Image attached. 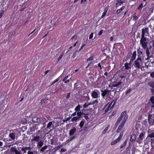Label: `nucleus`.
<instances>
[{
    "label": "nucleus",
    "instance_id": "1",
    "mask_svg": "<svg viewBox=\"0 0 154 154\" xmlns=\"http://www.w3.org/2000/svg\"><path fill=\"white\" fill-rule=\"evenodd\" d=\"M137 55V59L134 62V66L135 67L139 69L142 65L143 62L144 57L143 56V52L140 51H138Z\"/></svg>",
    "mask_w": 154,
    "mask_h": 154
},
{
    "label": "nucleus",
    "instance_id": "2",
    "mask_svg": "<svg viewBox=\"0 0 154 154\" xmlns=\"http://www.w3.org/2000/svg\"><path fill=\"white\" fill-rule=\"evenodd\" d=\"M141 37L140 40V44L141 45L142 48L144 49H145L147 47H148L147 46L148 43L147 41V38L145 37Z\"/></svg>",
    "mask_w": 154,
    "mask_h": 154
},
{
    "label": "nucleus",
    "instance_id": "3",
    "mask_svg": "<svg viewBox=\"0 0 154 154\" xmlns=\"http://www.w3.org/2000/svg\"><path fill=\"white\" fill-rule=\"evenodd\" d=\"M19 133V131L17 130H14L11 131L9 135V137L12 140H15L16 137H18V134Z\"/></svg>",
    "mask_w": 154,
    "mask_h": 154
},
{
    "label": "nucleus",
    "instance_id": "4",
    "mask_svg": "<svg viewBox=\"0 0 154 154\" xmlns=\"http://www.w3.org/2000/svg\"><path fill=\"white\" fill-rule=\"evenodd\" d=\"M149 29L148 27H146L144 29L143 28L142 29L141 37H145L149 35Z\"/></svg>",
    "mask_w": 154,
    "mask_h": 154
},
{
    "label": "nucleus",
    "instance_id": "5",
    "mask_svg": "<svg viewBox=\"0 0 154 154\" xmlns=\"http://www.w3.org/2000/svg\"><path fill=\"white\" fill-rule=\"evenodd\" d=\"M145 134V132H143L140 133L139 135V138L136 140L137 142L139 143H140L144 137Z\"/></svg>",
    "mask_w": 154,
    "mask_h": 154
},
{
    "label": "nucleus",
    "instance_id": "6",
    "mask_svg": "<svg viewBox=\"0 0 154 154\" xmlns=\"http://www.w3.org/2000/svg\"><path fill=\"white\" fill-rule=\"evenodd\" d=\"M126 111H124L123 112H122L121 114L119 117L116 123V124L118 125L120 122L121 120H122L123 117L126 113Z\"/></svg>",
    "mask_w": 154,
    "mask_h": 154
},
{
    "label": "nucleus",
    "instance_id": "7",
    "mask_svg": "<svg viewBox=\"0 0 154 154\" xmlns=\"http://www.w3.org/2000/svg\"><path fill=\"white\" fill-rule=\"evenodd\" d=\"M11 152H14L15 154H23L21 151L17 150V149L14 147H12L10 149Z\"/></svg>",
    "mask_w": 154,
    "mask_h": 154
},
{
    "label": "nucleus",
    "instance_id": "8",
    "mask_svg": "<svg viewBox=\"0 0 154 154\" xmlns=\"http://www.w3.org/2000/svg\"><path fill=\"white\" fill-rule=\"evenodd\" d=\"M98 93H99V91L97 90L93 91L91 93V96L93 98L97 99L98 97Z\"/></svg>",
    "mask_w": 154,
    "mask_h": 154
},
{
    "label": "nucleus",
    "instance_id": "9",
    "mask_svg": "<svg viewBox=\"0 0 154 154\" xmlns=\"http://www.w3.org/2000/svg\"><path fill=\"white\" fill-rule=\"evenodd\" d=\"M110 91V90H108L107 89L104 90H102L101 91V92H102L101 95L103 97H104L106 95H109Z\"/></svg>",
    "mask_w": 154,
    "mask_h": 154
},
{
    "label": "nucleus",
    "instance_id": "10",
    "mask_svg": "<svg viewBox=\"0 0 154 154\" xmlns=\"http://www.w3.org/2000/svg\"><path fill=\"white\" fill-rule=\"evenodd\" d=\"M32 120L33 123H40V117L34 116L32 118Z\"/></svg>",
    "mask_w": 154,
    "mask_h": 154
},
{
    "label": "nucleus",
    "instance_id": "11",
    "mask_svg": "<svg viewBox=\"0 0 154 154\" xmlns=\"http://www.w3.org/2000/svg\"><path fill=\"white\" fill-rule=\"evenodd\" d=\"M144 49L146 51V57H147V59L146 60H148L151 57V56H150L149 50V48H148V47H147L146 48Z\"/></svg>",
    "mask_w": 154,
    "mask_h": 154
},
{
    "label": "nucleus",
    "instance_id": "12",
    "mask_svg": "<svg viewBox=\"0 0 154 154\" xmlns=\"http://www.w3.org/2000/svg\"><path fill=\"white\" fill-rule=\"evenodd\" d=\"M136 56V51H134L133 54L132 56L131 57L130 59V62H131L134 61L135 59Z\"/></svg>",
    "mask_w": 154,
    "mask_h": 154
},
{
    "label": "nucleus",
    "instance_id": "13",
    "mask_svg": "<svg viewBox=\"0 0 154 154\" xmlns=\"http://www.w3.org/2000/svg\"><path fill=\"white\" fill-rule=\"evenodd\" d=\"M136 138V135L134 134H132L130 135V141L132 143H134Z\"/></svg>",
    "mask_w": 154,
    "mask_h": 154
},
{
    "label": "nucleus",
    "instance_id": "14",
    "mask_svg": "<svg viewBox=\"0 0 154 154\" xmlns=\"http://www.w3.org/2000/svg\"><path fill=\"white\" fill-rule=\"evenodd\" d=\"M122 83V82L121 81L119 82L118 83H117L116 82H113L112 84V86L113 87H118L119 85H120Z\"/></svg>",
    "mask_w": 154,
    "mask_h": 154
},
{
    "label": "nucleus",
    "instance_id": "15",
    "mask_svg": "<svg viewBox=\"0 0 154 154\" xmlns=\"http://www.w3.org/2000/svg\"><path fill=\"white\" fill-rule=\"evenodd\" d=\"M147 3L146 2H143L141 3L139 6L137 7V9L138 10H140L141 8H143V7L146 6Z\"/></svg>",
    "mask_w": 154,
    "mask_h": 154
},
{
    "label": "nucleus",
    "instance_id": "16",
    "mask_svg": "<svg viewBox=\"0 0 154 154\" xmlns=\"http://www.w3.org/2000/svg\"><path fill=\"white\" fill-rule=\"evenodd\" d=\"M40 123L45 124V122H47V120L44 117H40Z\"/></svg>",
    "mask_w": 154,
    "mask_h": 154
},
{
    "label": "nucleus",
    "instance_id": "17",
    "mask_svg": "<svg viewBox=\"0 0 154 154\" xmlns=\"http://www.w3.org/2000/svg\"><path fill=\"white\" fill-rule=\"evenodd\" d=\"M148 135L147 137H150V138H154V132H148Z\"/></svg>",
    "mask_w": 154,
    "mask_h": 154
},
{
    "label": "nucleus",
    "instance_id": "18",
    "mask_svg": "<svg viewBox=\"0 0 154 154\" xmlns=\"http://www.w3.org/2000/svg\"><path fill=\"white\" fill-rule=\"evenodd\" d=\"M148 123L150 126H152L154 125V122L153 120L151 119V117L149 118L148 116Z\"/></svg>",
    "mask_w": 154,
    "mask_h": 154
},
{
    "label": "nucleus",
    "instance_id": "19",
    "mask_svg": "<svg viewBox=\"0 0 154 154\" xmlns=\"http://www.w3.org/2000/svg\"><path fill=\"white\" fill-rule=\"evenodd\" d=\"M44 144L43 141L42 140H40L38 143L37 146L38 148L42 147Z\"/></svg>",
    "mask_w": 154,
    "mask_h": 154
},
{
    "label": "nucleus",
    "instance_id": "20",
    "mask_svg": "<svg viewBox=\"0 0 154 154\" xmlns=\"http://www.w3.org/2000/svg\"><path fill=\"white\" fill-rule=\"evenodd\" d=\"M124 66L125 67V69L126 70H128L131 68V65L130 63H125Z\"/></svg>",
    "mask_w": 154,
    "mask_h": 154
},
{
    "label": "nucleus",
    "instance_id": "21",
    "mask_svg": "<svg viewBox=\"0 0 154 154\" xmlns=\"http://www.w3.org/2000/svg\"><path fill=\"white\" fill-rule=\"evenodd\" d=\"M40 139V137L39 136H36L34 137L32 140L35 142H38L39 141Z\"/></svg>",
    "mask_w": 154,
    "mask_h": 154
},
{
    "label": "nucleus",
    "instance_id": "22",
    "mask_svg": "<svg viewBox=\"0 0 154 154\" xmlns=\"http://www.w3.org/2000/svg\"><path fill=\"white\" fill-rule=\"evenodd\" d=\"M76 129L75 128H73V129H72L69 132V135L70 136H72L74 133L76 131Z\"/></svg>",
    "mask_w": 154,
    "mask_h": 154
},
{
    "label": "nucleus",
    "instance_id": "23",
    "mask_svg": "<svg viewBox=\"0 0 154 154\" xmlns=\"http://www.w3.org/2000/svg\"><path fill=\"white\" fill-rule=\"evenodd\" d=\"M34 33V34L32 35V36L33 37H35L38 34V32L36 30V29H35L29 35L31 34H32Z\"/></svg>",
    "mask_w": 154,
    "mask_h": 154
},
{
    "label": "nucleus",
    "instance_id": "24",
    "mask_svg": "<svg viewBox=\"0 0 154 154\" xmlns=\"http://www.w3.org/2000/svg\"><path fill=\"white\" fill-rule=\"evenodd\" d=\"M150 100L151 102L153 103V105L151 106V107L152 108L153 111L154 112V99L153 98V97H152L150 99Z\"/></svg>",
    "mask_w": 154,
    "mask_h": 154
},
{
    "label": "nucleus",
    "instance_id": "25",
    "mask_svg": "<svg viewBox=\"0 0 154 154\" xmlns=\"http://www.w3.org/2000/svg\"><path fill=\"white\" fill-rule=\"evenodd\" d=\"M68 77V75H67V76H66L63 79V81L65 83H67L69 82V80H66L67 79Z\"/></svg>",
    "mask_w": 154,
    "mask_h": 154
},
{
    "label": "nucleus",
    "instance_id": "26",
    "mask_svg": "<svg viewBox=\"0 0 154 154\" xmlns=\"http://www.w3.org/2000/svg\"><path fill=\"white\" fill-rule=\"evenodd\" d=\"M84 113L83 112H78L77 113V116L80 119L82 117V115H83Z\"/></svg>",
    "mask_w": 154,
    "mask_h": 154
},
{
    "label": "nucleus",
    "instance_id": "27",
    "mask_svg": "<svg viewBox=\"0 0 154 154\" xmlns=\"http://www.w3.org/2000/svg\"><path fill=\"white\" fill-rule=\"evenodd\" d=\"M148 85L152 88H154V81H152L149 82L148 83Z\"/></svg>",
    "mask_w": 154,
    "mask_h": 154
},
{
    "label": "nucleus",
    "instance_id": "28",
    "mask_svg": "<svg viewBox=\"0 0 154 154\" xmlns=\"http://www.w3.org/2000/svg\"><path fill=\"white\" fill-rule=\"evenodd\" d=\"M85 120H82L81 121L79 124V126L80 127V128H82L83 126L84 123H85Z\"/></svg>",
    "mask_w": 154,
    "mask_h": 154
},
{
    "label": "nucleus",
    "instance_id": "29",
    "mask_svg": "<svg viewBox=\"0 0 154 154\" xmlns=\"http://www.w3.org/2000/svg\"><path fill=\"white\" fill-rule=\"evenodd\" d=\"M21 122L22 123L24 124L26 123L27 120L26 118H23L21 119Z\"/></svg>",
    "mask_w": 154,
    "mask_h": 154
},
{
    "label": "nucleus",
    "instance_id": "30",
    "mask_svg": "<svg viewBox=\"0 0 154 154\" xmlns=\"http://www.w3.org/2000/svg\"><path fill=\"white\" fill-rule=\"evenodd\" d=\"M79 119L77 116L73 117L71 119V121L72 122H76L77 120H79Z\"/></svg>",
    "mask_w": 154,
    "mask_h": 154
},
{
    "label": "nucleus",
    "instance_id": "31",
    "mask_svg": "<svg viewBox=\"0 0 154 154\" xmlns=\"http://www.w3.org/2000/svg\"><path fill=\"white\" fill-rule=\"evenodd\" d=\"M26 150L27 149L26 147H22L21 148V150L23 152L22 153L23 154H24V153H26Z\"/></svg>",
    "mask_w": 154,
    "mask_h": 154
},
{
    "label": "nucleus",
    "instance_id": "32",
    "mask_svg": "<svg viewBox=\"0 0 154 154\" xmlns=\"http://www.w3.org/2000/svg\"><path fill=\"white\" fill-rule=\"evenodd\" d=\"M107 9H105L104 10V12L103 13V14L102 15L101 17L102 18H103L106 15V13L107 12Z\"/></svg>",
    "mask_w": 154,
    "mask_h": 154
},
{
    "label": "nucleus",
    "instance_id": "33",
    "mask_svg": "<svg viewBox=\"0 0 154 154\" xmlns=\"http://www.w3.org/2000/svg\"><path fill=\"white\" fill-rule=\"evenodd\" d=\"M128 116L127 114H126L124 116V118L123 119V120L122 121L124 122H125L128 119Z\"/></svg>",
    "mask_w": 154,
    "mask_h": 154
},
{
    "label": "nucleus",
    "instance_id": "34",
    "mask_svg": "<svg viewBox=\"0 0 154 154\" xmlns=\"http://www.w3.org/2000/svg\"><path fill=\"white\" fill-rule=\"evenodd\" d=\"M47 148V146H45L42 147L41 149H40V151L41 152H43Z\"/></svg>",
    "mask_w": 154,
    "mask_h": 154
},
{
    "label": "nucleus",
    "instance_id": "35",
    "mask_svg": "<svg viewBox=\"0 0 154 154\" xmlns=\"http://www.w3.org/2000/svg\"><path fill=\"white\" fill-rule=\"evenodd\" d=\"M127 142V139H126L124 142L120 146V148L121 149L124 147L126 145Z\"/></svg>",
    "mask_w": 154,
    "mask_h": 154
},
{
    "label": "nucleus",
    "instance_id": "36",
    "mask_svg": "<svg viewBox=\"0 0 154 154\" xmlns=\"http://www.w3.org/2000/svg\"><path fill=\"white\" fill-rule=\"evenodd\" d=\"M81 106L79 105H78L75 108V110L77 112L80 111Z\"/></svg>",
    "mask_w": 154,
    "mask_h": 154
},
{
    "label": "nucleus",
    "instance_id": "37",
    "mask_svg": "<svg viewBox=\"0 0 154 154\" xmlns=\"http://www.w3.org/2000/svg\"><path fill=\"white\" fill-rule=\"evenodd\" d=\"M52 124V123L51 122H49L47 125V128H48V129H50V128Z\"/></svg>",
    "mask_w": 154,
    "mask_h": 154
},
{
    "label": "nucleus",
    "instance_id": "38",
    "mask_svg": "<svg viewBox=\"0 0 154 154\" xmlns=\"http://www.w3.org/2000/svg\"><path fill=\"white\" fill-rule=\"evenodd\" d=\"M36 128V126H34L30 128L31 132L35 131V130Z\"/></svg>",
    "mask_w": 154,
    "mask_h": 154
},
{
    "label": "nucleus",
    "instance_id": "39",
    "mask_svg": "<svg viewBox=\"0 0 154 154\" xmlns=\"http://www.w3.org/2000/svg\"><path fill=\"white\" fill-rule=\"evenodd\" d=\"M150 142L151 143V146L152 147L154 146V139H151Z\"/></svg>",
    "mask_w": 154,
    "mask_h": 154
},
{
    "label": "nucleus",
    "instance_id": "40",
    "mask_svg": "<svg viewBox=\"0 0 154 154\" xmlns=\"http://www.w3.org/2000/svg\"><path fill=\"white\" fill-rule=\"evenodd\" d=\"M48 100L47 98H45L44 99H43L41 100V104H42L44 103H45L46 101H47Z\"/></svg>",
    "mask_w": 154,
    "mask_h": 154
},
{
    "label": "nucleus",
    "instance_id": "41",
    "mask_svg": "<svg viewBox=\"0 0 154 154\" xmlns=\"http://www.w3.org/2000/svg\"><path fill=\"white\" fill-rule=\"evenodd\" d=\"M118 142V141H117V140L116 139L114 140L111 143V145H113L117 143Z\"/></svg>",
    "mask_w": 154,
    "mask_h": 154
},
{
    "label": "nucleus",
    "instance_id": "42",
    "mask_svg": "<svg viewBox=\"0 0 154 154\" xmlns=\"http://www.w3.org/2000/svg\"><path fill=\"white\" fill-rule=\"evenodd\" d=\"M109 128V126H107L105 128L104 130L102 132V134H105L106 132L108 130Z\"/></svg>",
    "mask_w": 154,
    "mask_h": 154
},
{
    "label": "nucleus",
    "instance_id": "43",
    "mask_svg": "<svg viewBox=\"0 0 154 154\" xmlns=\"http://www.w3.org/2000/svg\"><path fill=\"white\" fill-rule=\"evenodd\" d=\"M111 105V104H109V106H108L107 107V109H105V111H107L108 110H110V109L112 108V106L111 108H110V106Z\"/></svg>",
    "mask_w": 154,
    "mask_h": 154
},
{
    "label": "nucleus",
    "instance_id": "44",
    "mask_svg": "<svg viewBox=\"0 0 154 154\" xmlns=\"http://www.w3.org/2000/svg\"><path fill=\"white\" fill-rule=\"evenodd\" d=\"M88 113L86 114L85 113H84V114H83V115H84V117L85 118L86 120L89 119V118H88Z\"/></svg>",
    "mask_w": 154,
    "mask_h": 154
},
{
    "label": "nucleus",
    "instance_id": "45",
    "mask_svg": "<svg viewBox=\"0 0 154 154\" xmlns=\"http://www.w3.org/2000/svg\"><path fill=\"white\" fill-rule=\"evenodd\" d=\"M148 117L149 118L151 117V120H153V122H154V116L152 115H149Z\"/></svg>",
    "mask_w": 154,
    "mask_h": 154
},
{
    "label": "nucleus",
    "instance_id": "46",
    "mask_svg": "<svg viewBox=\"0 0 154 154\" xmlns=\"http://www.w3.org/2000/svg\"><path fill=\"white\" fill-rule=\"evenodd\" d=\"M63 145L61 144L57 147H55V149H56V151H57L58 150L60 147H61Z\"/></svg>",
    "mask_w": 154,
    "mask_h": 154
},
{
    "label": "nucleus",
    "instance_id": "47",
    "mask_svg": "<svg viewBox=\"0 0 154 154\" xmlns=\"http://www.w3.org/2000/svg\"><path fill=\"white\" fill-rule=\"evenodd\" d=\"M50 142H51V144L52 145H53L54 144V138H53L52 139H51L50 140Z\"/></svg>",
    "mask_w": 154,
    "mask_h": 154
},
{
    "label": "nucleus",
    "instance_id": "48",
    "mask_svg": "<svg viewBox=\"0 0 154 154\" xmlns=\"http://www.w3.org/2000/svg\"><path fill=\"white\" fill-rule=\"evenodd\" d=\"M63 54H64L63 53H62L61 54V55L59 56V57L58 59V61H59L63 57Z\"/></svg>",
    "mask_w": 154,
    "mask_h": 154
},
{
    "label": "nucleus",
    "instance_id": "49",
    "mask_svg": "<svg viewBox=\"0 0 154 154\" xmlns=\"http://www.w3.org/2000/svg\"><path fill=\"white\" fill-rule=\"evenodd\" d=\"M125 123V122H124L122 121V122L120 123V125H119L122 128H123L124 126V125Z\"/></svg>",
    "mask_w": 154,
    "mask_h": 154
},
{
    "label": "nucleus",
    "instance_id": "50",
    "mask_svg": "<svg viewBox=\"0 0 154 154\" xmlns=\"http://www.w3.org/2000/svg\"><path fill=\"white\" fill-rule=\"evenodd\" d=\"M131 88H130V89H128L125 91V94H127L128 93H130V92H131Z\"/></svg>",
    "mask_w": 154,
    "mask_h": 154
},
{
    "label": "nucleus",
    "instance_id": "51",
    "mask_svg": "<svg viewBox=\"0 0 154 154\" xmlns=\"http://www.w3.org/2000/svg\"><path fill=\"white\" fill-rule=\"evenodd\" d=\"M150 76L152 78H154V71L150 73Z\"/></svg>",
    "mask_w": 154,
    "mask_h": 154
},
{
    "label": "nucleus",
    "instance_id": "52",
    "mask_svg": "<svg viewBox=\"0 0 154 154\" xmlns=\"http://www.w3.org/2000/svg\"><path fill=\"white\" fill-rule=\"evenodd\" d=\"M5 105H4L1 108V109H0V111H1L0 112L2 111H3V110H4V108L6 107V104H5Z\"/></svg>",
    "mask_w": 154,
    "mask_h": 154
},
{
    "label": "nucleus",
    "instance_id": "53",
    "mask_svg": "<svg viewBox=\"0 0 154 154\" xmlns=\"http://www.w3.org/2000/svg\"><path fill=\"white\" fill-rule=\"evenodd\" d=\"M70 95V93H68L67 94V95L66 96V98L67 100H68L69 98Z\"/></svg>",
    "mask_w": 154,
    "mask_h": 154
},
{
    "label": "nucleus",
    "instance_id": "54",
    "mask_svg": "<svg viewBox=\"0 0 154 154\" xmlns=\"http://www.w3.org/2000/svg\"><path fill=\"white\" fill-rule=\"evenodd\" d=\"M66 150L65 149L62 148L61 149L60 152L61 153L63 152H64L66 151Z\"/></svg>",
    "mask_w": 154,
    "mask_h": 154
},
{
    "label": "nucleus",
    "instance_id": "55",
    "mask_svg": "<svg viewBox=\"0 0 154 154\" xmlns=\"http://www.w3.org/2000/svg\"><path fill=\"white\" fill-rule=\"evenodd\" d=\"M151 43H152V46L153 47V49H154V41L153 40H152L150 42Z\"/></svg>",
    "mask_w": 154,
    "mask_h": 154
},
{
    "label": "nucleus",
    "instance_id": "56",
    "mask_svg": "<svg viewBox=\"0 0 154 154\" xmlns=\"http://www.w3.org/2000/svg\"><path fill=\"white\" fill-rule=\"evenodd\" d=\"M59 80L58 79H56V80H54L53 82V83L51 84V85H52L55 83L56 82H58V81Z\"/></svg>",
    "mask_w": 154,
    "mask_h": 154
},
{
    "label": "nucleus",
    "instance_id": "57",
    "mask_svg": "<svg viewBox=\"0 0 154 154\" xmlns=\"http://www.w3.org/2000/svg\"><path fill=\"white\" fill-rule=\"evenodd\" d=\"M93 33H91L89 35V39H91L93 38Z\"/></svg>",
    "mask_w": 154,
    "mask_h": 154
},
{
    "label": "nucleus",
    "instance_id": "58",
    "mask_svg": "<svg viewBox=\"0 0 154 154\" xmlns=\"http://www.w3.org/2000/svg\"><path fill=\"white\" fill-rule=\"evenodd\" d=\"M150 91L153 95H154V88H152L150 89Z\"/></svg>",
    "mask_w": 154,
    "mask_h": 154
},
{
    "label": "nucleus",
    "instance_id": "59",
    "mask_svg": "<svg viewBox=\"0 0 154 154\" xmlns=\"http://www.w3.org/2000/svg\"><path fill=\"white\" fill-rule=\"evenodd\" d=\"M71 118L70 117H68L65 120H63V121L64 122H66L68 121H69Z\"/></svg>",
    "mask_w": 154,
    "mask_h": 154
},
{
    "label": "nucleus",
    "instance_id": "60",
    "mask_svg": "<svg viewBox=\"0 0 154 154\" xmlns=\"http://www.w3.org/2000/svg\"><path fill=\"white\" fill-rule=\"evenodd\" d=\"M98 102V101L97 100H94L93 102H92V104H95V103H97Z\"/></svg>",
    "mask_w": 154,
    "mask_h": 154
},
{
    "label": "nucleus",
    "instance_id": "61",
    "mask_svg": "<svg viewBox=\"0 0 154 154\" xmlns=\"http://www.w3.org/2000/svg\"><path fill=\"white\" fill-rule=\"evenodd\" d=\"M27 154H34L33 151H29L27 152Z\"/></svg>",
    "mask_w": 154,
    "mask_h": 154
},
{
    "label": "nucleus",
    "instance_id": "62",
    "mask_svg": "<svg viewBox=\"0 0 154 154\" xmlns=\"http://www.w3.org/2000/svg\"><path fill=\"white\" fill-rule=\"evenodd\" d=\"M88 106V105L86 103H85L83 105V107L84 108H85Z\"/></svg>",
    "mask_w": 154,
    "mask_h": 154
},
{
    "label": "nucleus",
    "instance_id": "63",
    "mask_svg": "<svg viewBox=\"0 0 154 154\" xmlns=\"http://www.w3.org/2000/svg\"><path fill=\"white\" fill-rule=\"evenodd\" d=\"M92 59L93 58L92 57H90L87 60V61H90V60H92Z\"/></svg>",
    "mask_w": 154,
    "mask_h": 154
},
{
    "label": "nucleus",
    "instance_id": "64",
    "mask_svg": "<svg viewBox=\"0 0 154 154\" xmlns=\"http://www.w3.org/2000/svg\"><path fill=\"white\" fill-rule=\"evenodd\" d=\"M122 11V10L120 9H119L117 10L116 12L117 13L119 14Z\"/></svg>",
    "mask_w": 154,
    "mask_h": 154
}]
</instances>
